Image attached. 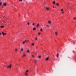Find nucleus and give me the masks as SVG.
<instances>
[{
    "mask_svg": "<svg viewBox=\"0 0 76 76\" xmlns=\"http://www.w3.org/2000/svg\"><path fill=\"white\" fill-rule=\"evenodd\" d=\"M12 65V64H11L9 66H7V68H8V69H11Z\"/></svg>",
    "mask_w": 76,
    "mask_h": 76,
    "instance_id": "nucleus-1",
    "label": "nucleus"
},
{
    "mask_svg": "<svg viewBox=\"0 0 76 76\" xmlns=\"http://www.w3.org/2000/svg\"><path fill=\"white\" fill-rule=\"evenodd\" d=\"M50 56H48V57L46 58L45 59V60L46 61H48V60H49V58H50Z\"/></svg>",
    "mask_w": 76,
    "mask_h": 76,
    "instance_id": "nucleus-2",
    "label": "nucleus"
},
{
    "mask_svg": "<svg viewBox=\"0 0 76 76\" xmlns=\"http://www.w3.org/2000/svg\"><path fill=\"white\" fill-rule=\"evenodd\" d=\"M2 34L3 36H4V35H6V33H4V32H3V31H2Z\"/></svg>",
    "mask_w": 76,
    "mask_h": 76,
    "instance_id": "nucleus-3",
    "label": "nucleus"
},
{
    "mask_svg": "<svg viewBox=\"0 0 76 76\" xmlns=\"http://www.w3.org/2000/svg\"><path fill=\"white\" fill-rule=\"evenodd\" d=\"M38 62V61L37 60V59H35L34 61V62L35 64H37V62Z\"/></svg>",
    "mask_w": 76,
    "mask_h": 76,
    "instance_id": "nucleus-4",
    "label": "nucleus"
},
{
    "mask_svg": "<svg viewBox=\"0 0 76 76\" xmlns=\"http://www.w3.org/2000/svg\"><path fill=\"white\" fill-rule=\"evenodd\" d=\"M46 9L47 10H50V8L48 7H46Z\"/></svg>",
    "mask_w": 76,
    "mask_h": 76,
    "instance_id": "nucleus-5",
    "label": "nucleus"
},
{
    "mask_svg": "<svg viewBox=\"0 0 76 76\" xmlns=\"http://www.w3.org/2000/svg\"><path fill=\"white\" fill-rule=\"evenodd\" d=\"M6 5H7V4H6V3H4H4L3 6H6Z\"/></svg>",
    "mask_w": 76,
    "mask_h": 76,
    "instance_id": "nucleus-6",
    "label": "nucleus"
},
{
    "mask_svg": "<svg viewBox=\"0 0 76 76\" xmlns=\"http://www.w3.org/2000/svg\"><path fill=\"white\" fill-rule=\"evenodd\" d=\"M25 75L26 76H28V73H26V72H25Z\"/></svg>",
    "mask_w": 76,
    "mask_h": 76,
    "instance_id": "nucleus-7",
    "label": "nucleus"
},
{
    "mask_svg": "<svg viewBox=\"0 0 76 76\" xmlns=\"http://www.w3.org/2000/svg\"><path fill=\"white\" fill-rule=\"evenodd\" d=\"M4 26H0V28H4Z\"/></svg>",
    "mask_w": 76,
    "mask_h": 76,
    "instance_id": "nucleus-8",
    "label": "nucleus"
},
{
    "mask_svg": "<svg viewBox=\"0 0 76 76\" xmlns=\"http://www.w3.org/2000/svg\"><path fill=\"white\" fill-rule=\"evenodd\" d=\"M39 26V23H38L37 24L36 26H37V27H38V26Z\"/></svg>",
    "mask_w": 76,
    "mask_h": 76,
    "instance_id": "nucleus-9",
    "label": "nucleus"
},
{
    "mask_svg": "<svg viewBox=\"0 0 76 76\" xmlns=\"http://www.w3.org/2000/svg\"><path fill=\"white\" fill-rule=\"evenodd\" d=\"M31 45L32 46H34V45H35V43H32Z\"/></svg>",
    "mask_w": 76,
    "mask_h": 76,
    "instance_id": "nucleus-10",
    "label": "nucleus"
},
{
    "mask_svg": "<svg viewBox=\"0 0 76 76\" xmlns=\"http://www.w3.org/2000/svg\"><path fill=\"white\" fill-rule=\"evenodd\" d=\"M23 51V48H22L21 49V51Z\"/></svg>",
    "mask_w": 76,
    "mask_h": 76,
    "instance_id": "nucleus-11",
    "label": "nucleus"
},
{
    "mask_svg": "<svg viewBox=\"0 0 76 76\" xmlns=\"http://www.w3.org/2000/svg\"><path fill=\"white\" fill-rule=\"evenodd\" d=\"M15 52H17V51H18V49L16 48L15 49Z\"/></svg>",
    "mask_w": 76,
    "mask_h": 76,
    "instance_id": "nucleus-12",
    "label": "nucleus"
},
{
    "mask_svg": "<svg viewBox=\"0 0 76 76\" xmlns=\"http://www.w3.org/2000/svg\"><path fill=\"white\" fill-rule=\"evenodd\" d=\"M48 22L50 24V23H51V21H48Z\"/></svg>",
    "mask_w": 76,
    "mask_h": 76,
    "instance_id": "nucleus-13",
    "label": "nucleus"
},
{
    "mask_svg": "<svg viewBox=\"0 0 76 76\" xmlns=\"http://www.w3.org/2000/svg\"><path fill=\"white\" fill-rule=\"evenodd\" d=\"M53 4H56V2H55V1H54L53 2Z\"/></svg>",
    "mask_w": 76,
    "mask_h": 76,
    "instance_id": "nucleus-14",
    "label": "nucleus"
},
{
    "mask_svg": "<svg viewBox=\"0 0 76 76\" xmlns=\"http://www.w3.org/2000/svg\"><path fill=\"white\" fill-rule=\"evenodd\" d=\"M25 56H26V54H23V57H25Z\"/></svg>",
    "mask_w": 76,
    "mask_h": 76,
    "instance_id": "nucleus-15",
    "label": "nucleus"
},
{
    "mask_svg": "<svg viewBox=\"0 0 76 76\" xmlns=\"http://www.w3.org/2000/svg\"><path fill=\"white\" fill-rule=\"evenodd\" d=\"M55 35H57V32H55Z\"/></svg>",
    "mask_w": 76,
    "mask_h": 76,
    "instance_id": "nucleus-16",
    "label": "nucleus"
},
{
    "mask_svg": "<svg viewBox=\"0 0 76 76\" xmlns=\"http://www.w3.org/2000/svg\"><path fill=\"white\" fill-rule=\"evenodd\" d=\"M37 28H33V30H36Z\"/></svg>",
    "mask_w": 76,
    "mask_h": 76,
    "instance_id": "nucleus-17",
    "label": "nucleus"
},
{
    "mask_svg": "<svg viewBox=\"0 0 76 76\" xmlns=\"http://www.w3.org/2000/svg\"><path fill=\"white\" fill-rule=\"evenodd\" d=\"M29 72V70H27L26 71V73H28V72Z\"/></svg>",
    "mask_w": 76,
    "mask_h": 76,
    "instance_id": "nucleus-18",
    "label": "nucleus"
},
{
    "mask_svg": "<svg viewBox=\"0 0 76 76\" xmlns=\"http://www.w3.org/2000/svg\"><path fill=\"white\" fill-rule=\"evenodd\" d=\"M56 4L57 6H59V4H58V3H56Z\"/></svg>",
    "mask_w": 76,
    "mask_h": 76,
    "instance_id": "nucleus-19",
    "label": "nucleus"
},
{
    "mask_svg": "<svg viewBox=\"0 0 76 76\" xmlns=\"http://www.w3.org/2000/svg\"><path fill=\"white\" fill-rule=\"evenodd\" d=\"M35 40L36 41H37V40H38V38H37V37H36V38L35 39Z\"/></svg>",
    "mask_w": 76,
    "mask_h": 76,
    "instance_id": "nucleus-20",
    "label": "nucleus"
},
{
    "mask_svg": "<svg viewBox=\"0 0 76 76\" xmlns=\"http://www.w3.org/2000/svg\"><path fill=\"white\" fill-rule=\"evenodd\" d=\"M25 42L24 41V42H23L22 44H23L24 45V44H25Z\"/></svg>",
    "mask_w": 76,
    "mask_h": 76,
    "instance_id": "nucleus-21",
    "label": "nucleus"
},
{
    "mask_svg": "<svg viewBox=\"0 0 76 76\" xmlns=\"http://www.w3.org/2000/svg\"><path fill=\"white\" fill-rule=\"evenodd\" d=\"M46 26L48 28H49V27H50V26L49 25H46Z\"/></svg>",
    "mask_w": 76,
    "mask_h": 76,
    "instance_id": "nucleus-22",
    "label": "nucleus"
},
{
    "mask_svg": "<svg viewBox=\"0 0 76 76\" xmlns=\"http://www.w3.org/2000/svg\"><path fill=\"white\" fill-rule=\"evenodd\" d=\"M2 4V2H1L0 3V6H1Z\"/></svg>",
    "mask_w": 76,
    "mask_h": 76,
    "instance_id": "nucleus-23",
    "label": "nucleus"
},
{
    "mask_svg": "<svg viewBox=\"0 0 76 76\" xmlns=\"http://www.w3.org/2000/svg\"><path fill=\"white\" fill-rule=\"evenodd\" d=\"M41 57V56H38V58H40Z\"/></svg>",
    "mask_w": 76,
    "mask_h": 76,
    "instance_id": "nucleus-24",
    "label": "nucleus"
},
{
    "mask_svg": "<svg viewBox=\"0 0 76 76\" xmlns=\"http://www.w3.org/2000/svg\"><path fill=\"white\" fill-rule=\"evenodd\" d=\"M27 53H29V50H27Z\"/></svg>",
    "mask_w": 76,
    "mask_h": 76,
    "instance_id": "nucleus-25",
    "label": "nucleus"
},
{
    "mask_svg": "<svg viewBox=\"0 0 76 76\" xmlns=\"http://www.w3.org/2000/svg\"><path fill=\"white\" fill-rule=\"evenodd\" d=\"M58 54H57V57L58 58Z\"/></svg>",
    "mask_w": 76,
    "mask_h": 76,
    "instance_id": "nucleus-26",
    "label": "nucleus"
},
{
    "mask_svg": "<svg viewBox=\"0 0 76 76\" xmlns=\"http://www.w3.org/2000/svg\"><path fill=\"white\" fill-rule=\"evenodd\" d=\"M32 25H33V26H34V25H35V23H33Z\"/></svg>",
    "mask_w": 76,
    "mask_h": 76,
    "instance_id": "nucleus-27",
    "label": "nucleus"
},
{
    "mask_svg": "<svg viewBox=\"0 0 76 76\" xmlns=\"http://www.w3.org/2000/svg\"><path fill=\"white\" fill-rule=\"evenodd\" d=\"M32 57H35V56L34 55H32Z\"/></svg>",
    "mask_w": 76,
    "mask_h": 76,
    "instance_id": "nucleus-28",
    "label": "nucleus"
},
{
    "mask_svg": "<svg viewBox=\"0 0 76 76\" xmlns=\"http://www.w3.org/2000/svg\"><path fill=\"white\" fill-rule=\"evenodd\" d=\"M41 31H42V28H41L40 29Z\"/></svg>",
    "mask_w": 76,
    "mask_h": 76,
    "instance_id": "nucleus-29",
    "label": "nucleus"
},
{
    "mask_svg": "<svg viewBox=\"0 0 76 76\" xmlns=\"http://www.w3.org/2000/svg\"><path fill=\"white\" fill-rule=\"evenodd\" d=\"M27 24H28V25H29V23H27Z\"/></svg>",
    "mask_w": 76,
    "mask_h": 76,
    "instance_id": "nucleus-30",
    "label": "nucleus"
},
{
    "mask_svg": "<svg viewBox=\"0 0 76 76\" xmlns=\"http://www.w3.org/2000/svg\"><path fill=\"white\" fill-rule=\"evenodd\" d=\"M19 1H22V0H19Z\"/></svg>",
    "mask_w": 76,
    "mask_h": 76,
    "instance_id": "nucleus-31",
    "label": "nucleus"
},
{
    "mask_svg": "<svg viewBox=\"0 0 76 76\" xmlns=\"http://www.w3.org/2000/svg\"><path fill=\"white\" fill-rule=\"evenodd\" d=\"M38 34L39 35H40V34H41V33H40V32L38 33Z\"/></svg>",
    "mask_w": 76,
    "mask_h": 76,
    "instance_id": "nucleus-32",
    "label": "nucleus"
},
{
    "mask_svg": "<svg viewBox=\"0 0 76 76\" xmlns=\"http://www.w3.org/2000/svg\"><path fill=\"white\" fill-rule=\"evenodd\" d=\"M61 11H63V9H61Z\"/></svg>",
    "mask_w": 76,
    "mask_h": 76,
    "instance_id": "nucleus-33",
    "label": "nucleus"
},
{
    "mask_svg": "<svg viewBox=\"0 0 76 76\" xmlns=\"http://www.w3.org/2000/svg\"><path fill=\"white\" fill-rule=\"evenodd\" d=\"M62 12V13H63V14H64V12H63V11H62V12Z\"/></svg>",
    "mask_w": 76,
    "mask_h": 76,
    "instance_id": "nucleus-34",
    "label": "nucleus"
},
{
    "mask_svg": "<svg viewBox=\"0 0 76 76\" xmlns=\"http://www.w3.org/2000/svg\"><path fill=\"white\" fill-rule=\"evenodd\" d=\"M2 8H4V7H3V6H2Z\"/></svg>",
    "mask_w": 76,
    "mask_h": 76,
    "instance_id": "nucleus-35",
    "label": "nucleus"
},
{
    "mask_svg": "<svg viewBox=\"0 0 76 76\" xmlns=\"http://www.w3.org/2000/svg\"><path fill=\"white\" fill-rule=\"evenodd\" d=\"M76 19V18H74V19Z\"/></svg>",
    "mask_w": 76,
    "mask_h": 76,
    "instance_id": "nucleus-36",
    "label": "nucleus"
},
{
    "mask_svg": "<svg viewBox=\"0 0 76 76\" xmlns=\"http://www.w3.org/2000/svg\"><path fill=\"white\" fill-rule=\"evenodd\" d=\"M27 41V40H25V42H26Z\"/></svg>",
    "mask_w": 76,
    "mask_h": 76,
    "instance_id": "nucleus-37",
    "label": "nucleus"
},
{
    "mask_svg": "<svg viewBox=\"0 0 76 76\" xmlns=\"http://www.w3.org/2000/svg\"><path fill=\"white\" fill-rule=\"evenodd\" d=\"M27 41H28V42H29V40H28Z\"/></svg>",
    "mask_w": 76,
    "mask_h": 76,
    "instance_id": "nucleus-38",
    "label": "nucleus"
},
{
    "mask_svg": "<svg viewBox=\"0 0 76 76\" xmlns=\"http://www.w3.org/2000/svg\"><path fill=\"white\" fill-rule=\"evenodd\" d=\"M1 35V33H0V36Z\"/></svg>",
    "mask_w": 76,
    "mask_h": 76,
    "instance_id": "nucleus-39",
    "label": "nucleus"
},
{
    "mask_svg": "<svg viewBox=\"0 0 76 76\" xmlns=\"http://www.w3.org/2000/svg\"><path fill=\"white\" fill-rule=\"evenodd\" d=\"M69 9H71V8H69Z\"/></svg>",
    "mask_w": 76,
    "mask_h": 76,
    "instance_id": "nucleus-40",
    "label": "nucleus"
},
{
    "mask_svg": "<svg viewBox=\"0 0 76 76\" xmlns=\"http://www.w3.org/2000/svg\"><path fill=\"white\" fill-rule=\"evenodd\" d=\"M53 7V8H54V7Z\"/></svg>",
    "mask_w": 76,
    "mask_h": 76,
    "instance_id": "nucleus-41",
    "label": "nucleus"
},
{
    "mask_svg": "<svg viewBox=\"0 0 76 76\" xmlns=\"http://www.w3.org/2000/svg\"><path fill=\"white\" fill-rule=\"evenodd\" d=\"M5 66L6 67V66Z\"/></svg>",
    "mask_w": 76,
    "mask_h": 76,
    "instance_id": "nucleus-42",
    "label": "nucleus"
}]
</instances>
